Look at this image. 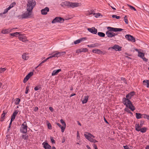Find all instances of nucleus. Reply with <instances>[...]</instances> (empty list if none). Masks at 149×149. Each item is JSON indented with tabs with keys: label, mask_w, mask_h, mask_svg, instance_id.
<instances>
[{
	"label": "nucleus",
	"mask_w": 149,
	"mask_h": 149,
	"mask_svg": "<svg viewBox=\"0 0 149 149\" xmlns=\"http://www.w3.org/2000/svg\"><path fill=\"white\" fill-rule=\"evenodd\" d=\"M134 92H132L126 95V98L124 97L123 99V104L126 106L133 111L135 109V108L130 100L134 94Z\"/></svg>",
	"instance_id": "1"
},
{
	"label": "nucleus",
	"mask_w": 149,
	"mask_h": 149,
	"mask_svg": "<svg viewBox=\"0 0 149 149\" xmlns=\"http://www.w3.org/2000/svg\"><path fill=\"white\" fill-rule=\"evenodd\" d=\"M36 2L35 0H28L27 3L26 9L32 11L36 5Z\"/></svg>",
	"instance_id": "2"
},
{
	"label": "nucleus",
	"mask_w": 149,
	"mask_h": 149,
	"mask_svg": "<svg viewBox=\"0 0 149 149\" xmlns=\"http://www.w3.org/2000/svg\"><path fill=\"white\" fill-rule=\"evenodd\" d=\"M84 136L90 142L95 143L98 142L96 140L93 139L95 138L94 136L89 133L86 132V134H84Z\"/></svg>",
	"instance_id": "3"
},
{
	"label": "nucleus",
	"mask_w": 149,
	"mask_h": 149,
	"mask_svg": "<svg viewBox=\"0 0 149 149\" xmlns=\"http://www.w3.org/2000/svg\"><path fill=\"white\" fill-rule=\"evenodd\" d=\"M26 9L27 12L25 13L22 15V18H29L30 17V16L31 15L32 11L28 10L27 9Z\"/></svg>",
	"instance_id": "4"
},
{
	"label": "nucleus",
	"mask_w": 149,
	"mask_h": 149,
	"mask_svg": "<svg viewBox=\"0 0 149 149\" xmlns=\"http://www.w3.org/2000/svg\"><path fill=\"white\" fill-rule=\"evenodd\" d=\"M27 126L26 122H24L22 124L20 128L21 132L23 133H26L27 132Z\"/></svg>",
	"instance_id": "5"
},
{
	"label": "nucleus",
	"mask_w": 149,
	"mask_h": 149,
	"mask_svg": "<svg viewBox=\"0 0 149 149\" xmlns=\"http://www.w3.org/2000/svg\"><path fill=\"white\" fill-rule=\"evenodd\" d=\"M107 29L108 30V31L111 32V31H114V32H118V31H122L123 30V29L120 28H115L113 27H107Z\"/></svg>",
	"instance_id": "6"
},
{
	"label": "nucleus",
	"mask_w": 149,
	"mask_h": 149,
	"mask_svg": "<svg viewBox=\"0 0 149 149\" xmlns=\"http://www.w3.org/2000/svg\"><path fill=\"white\" fill-rule=\"evenodd\" d=\"M122 47L119 46L118 45H115L113 47H109L108 48L109 50L110 49H112L115 50L116 51H120L121 50Z\"/></svg>",
	"instance_id": "7"
},
{
	"label": "nucleus",
	"mask_w": 149,
	"mask_h": 149,
	"mask_svg": "<svg viewBox=\"0 0 149 149\" xmlns=\"http://www.w3.org/2000/svg\"><path fill=\"white\" fill-rule=\"evenodd\" d=\"M125 38L129 41H131L133 42L135 41V39L133 36L130 35H126L125 36Z\"/></svg>",
	"instance_id": "8"
},
{
	"label": "nucleus",
	"mask_w": 149,
	"mask_h": 149,
	"mask_svg": "<svg viewBox=\"0 0 149 149\" xmlns=\"http://www.w3.org/2000/svg\"><path fill=\"white\" fill-rule=\"evenodd\" d=\"M33 73L31 72L29 73L24 78L23 80V82L25 83L33 75Z\"/></svg>",
	"instance_id": "9"
},
{
	"label": "nucleus",
	"mask_w": 149,
	"mask_h": 149,
	"mask_svg": "<svg viewBox=\"0 0 149 149\" xmlns=\"http://www.w3.org/2000/svg\"><path fill=\"white\" fill-rule=\"evenodd\" d=\"M81 3L77 2H70V7L72 8H74L80 6Z\"/></svg>",
	"instance_id": "10"
},
{
	"label": "nucleus",
	"mask_w": 149,
	"mask_h": 149,
	"mask_svg": "<svg viewBox=\"0 0 149 149\" xmlns=\"http://www.w3.org/2000/svg\"><path fill=\"white\" fill-rule=\"evenodd\" d=\"M106 34L109 38H112L114 37L117 34L113 32H111L108 31H107L106 32Z\"/></svg>",
	"instance_id": "11"
},
{
	"label": "nucleus",
	"mask_w": 149,
	"mask_h": 149,
	"mask_svg": "<svg viewBox=\"0 0 149 149\" xmlns=\"http://www.w3.org/2000/svg\"><path fill=\"white\" fill-rule=\"evenodd\" d=\"M88 30L89 32L93 34H96L97 33V30L94 27L88 28Z\"/></svg>",
	"instance_id": "12"
},
{
	"label": "nucleus",
	"mask_w": 149,
	"mask_h": 149,
	"mask_svg": "<svg viewBox=\"0 0 149 149\" xmlns=\"http://www.w3.org/2000/svg\"><path fill=\"white\" fill-rule=\"evenodd\" d=\"M49 8L46 7L41 10V13L42 15H45L47 14V12H49Z\"/></svg>",
	"instance_id": "13"
},
{
	"label": "nucleus",
	"mask_w": 149,
	"mask_h": 149,
	"mask_svg": "<svg viewBox=\"0 0 149 149\" xmlns=\"http://www.w3.org/2000/svg\"><path fill=\"white\" fill-rule=\"evenodd\" d=\"M19 38L20 40H21L23 42H28V40L26 39L27 38L25 36H19Z\"/></svg>",
	"instance_id": "14"
},
{
	"label": "nucleus",
	"mask_w": 149,
	"mask_h": 149,
	"mask_svg": "<svg viewBox=\"0 0 149 149\" xmlns=\"http://www.w3.org/2000/svg\"><path fill=\"white\" fill-rule=\"evenodd\" d=\"M70 2L65 1V2H62L61 4V6L63 7H65V6H67L68 7H70Z\"/></svg>",
	"instance_id": "15"
},
{
	"label": "nucleus",
	"mask_w": 149,
	"mask_h": 149,
	"mask_svg": "<svg viewBox=\"0 0 149 149\" xmlns=\"http://www.w3.org/2000/svg\"><path fill=\"white\" fill-rule=\"evenodd\" d=\"M42 144L45 149H51V147L47 142H43Z\"/></svg>",
	"instance_id": "16"
},
{
	"label": "nucleus",
	"mask_w": 149,
	"mask_h": 149,
	"mask_svg": "<svg viewBox=\"0 0 149 149\" xmlns=\"http://www.w3.org/2000/svg\"><path fill=\"white\" fill-rule=\"evenodd\" d=\"M18 112V110H16L14 112L11 117V121H13L15 119Z\"/></svg>",
	"instance_id": "17"
},
{
	"label": "nucleus",
	"mask_w": 149,
	"mask_h": 149,
	"mask_svg": "<svg viewBox=\"0 0 149 149\" xmlns=\"http://www.w3.org/2000/svg\"><path fill=\"white\" fill-rule=\"evenodd\" d=\"M93 52L94 53L98 54H102V52L100 49H95L93 50Z\"/></svg>",
	"instance_id": "18"
},
{
	"label": "nucleus",
	"mask_w": 149,
	"mask_h": 149,
	"mask_svg": "<svg viewBox=\"0 0 149 149\" xmlns=\"http://www.w3.org/2000/svg\"><path fill=\"white\" fill-rule=\"evenodd\" d=\"M61 69H59L57 70H54L52 73V76H54L57 75L61 71Z\"/></svg>",
	"instance_id": "19"
},
{
	"label": "nucleus",
	"mask_w": 149,
	"mask_h": 149,
	"mask_svg": "<svg viewBox=\"0 0 149 149\" xmlns=\"http://www.w3.org/2000/svg\"><path fill=\"white\" fill-rule=\"evenodd\" d=\"M89 96L88 95L84 96L83 100H82V102L83 104L86 103L87 102Z\"/></svg>",
	"instance_id": "20"
},
{
	"label": "nucleus",
	"mask_w": 149,
	"mask_h": 149,
	"mask_svg": "<svg viewBox=\"0 0 149 149\" xmlns=\"http://www.w3.org/2000/svg\"><path fill=\"white\" fill-rule=\"evenodd\" d=\"M66 53L65 52H59L57 53H56L55 54V55H56V57H58L60 56H63L65 55V54Z\"/></svg>",
	"instance_id": "21"
},
{
	"label": "nucleus",
	"mask_w": 149,
	"mask_h": 149,
	"mask_svg": "<svg viewBox=\"0 0 149 149\" xmlns=\"http://www.w3.org/2000/svg\"><path fill=\"white\" fill-rule=\"evenodd\" d=\"M85 38H81L77 40L74 42V43L75 44H77L80 43L82 41L84 40H85Z\"/></svg>",
	"instance_id": "22"
},
{
	"label": "nucleus",
	"mask_w": 149,
	"mask_h": 149,
	"mask_svg": "<svg viewBox=\"0 0 149 149\" xmlns=\"http://www.w3.org/2000/svg\"><path fill=\"white\" fill-rule=\"evenodd\" d=\"M22 58L25 60H27L29 58V57L28 56H27L26 53H24L22 56Z\"/></svg>",
	"instance_id": "23"
},
{
	"label": "nucleus",
	"mask_w": 149,
	"mask_h": 149,
	"mask_svg": "<svg viewBox=\"0 0 149 149\" xmlns=\"http://www.w3.org/2000/svg\"><path fill=\"white\" fill-rule=\"evenodd\" d=\"M100 45L97 43L91 44L90 45H88V46L89 47H96L99 46Z\"/></svg>",
	"instance_id": "24"
},
{
	"label": "nucleus",
	"mask_w": 149,
	"mask_h": 149,
	"mask_svg": "<svg viewBox=\"0 0 149 149\" xmlns=\"http://www.w3.org/2000/svg\"><path fill=\"white\" fill-rule=\"evenodd\" d=\"M56 124L60 128H61V132H64L65 129V127H63V126H62L61 125L58 123H56Z\"/></svg>",
	"instance_id": "25"
},
{
	"label": "nucleus",
	"mask_w": 149,
	"mask_h": 149,
	"mask_svg": "<svg viewBox=\"0 0 149 149\" xmlns=\"http://www.w3.org/2000/svg\"><path fill=\"white\" fill-rule=\"evenodd\" d=\"M10 30H9L8 29H4L2 31L1 33H2L4 34H6L7 33H9L10 32Z\"/></svg>",
	"instance_id": "26"
},
{
	"label": "nucleus",
	"mask_w": 149,
	"mask_h": 149,
	"mask_svg": "<svg viewBox=\"0 0 149 149\" xmlns=\"http://www.w3.org/2000/svg\"><path fill=\"white\" fill-rule=\"evenodd\" d=\"M136 118L138 119L141 118L143 116L142 114H141L137 113H136Z\"/></svg>",
	"instance_id": "27"
},
{
	"label": "nucleus",
	"mask_w": 149,
	"mask_h": 149,
	"mask_svg": "<svg viewBox=\"0 0 149 149\" xmlns=\"http://www.w3.org/2000/svg\"><path fill=\"white\" fill-rule=\"evenodd\" d=\"M141 127L139 124H136L135 126L136 130L138 131H140L141 129Z\"/></svg>",
	"instance_id": "28"
},
{
	"label": "nucleus",
	"mask_w": 149,
	"mask_h": 149,
	"mask_svg": "<svg viewBox=\"0 0 149 149\" xmlns=\"http://www.w3.org/2000/svg\"><path fill=\"white\" fill-rule=\"evenodd\" d=\"M59 17H56L52 21V23H55L56 22H59Z\"/></svg>",
	"instance_id": "29"
},
{
	"label": "nucleus",
	"mask_w": 149,
	"mask_h": 149,
	"mask_svg": "<svg viewBox=\"0 0 149 149\" xmlns=\"http://www.w3.org/2000/svg\"><path fill=\"white\" fill-rule=\"evenodd\" d=\"M143 83L144 84V85L146 86L147 87H149V83L148 81V80H144L143 81Z\"/></svg>",
	"instance_id": "30"
},
{
	"label": "nucleus",
	"mask_w": 149,
	"mask_h": 149,
	"mask_svg": "<svg viewBox=\"0 0 149 149\" xmlns=\"http://www.w3.org/2000/svg\"><path fill=\"white\" fill-rule=\"evenodd\" d=\"M98 35L100 37H104L105 36V34L102 32H98L97 33Z\"/></svg>",
	"instance_id": "31"
},
{
	"label": "nucleus",
	"mask_w": 149,
	"mask_h": 149,
	"mask_svg": "<svg viewBox=\"0 0 149 149\" xmlns=\"http://www.w3.org/2000/svg\"><path fill=\"white\" fill-rule=\"evenodd\" d=\"M19 33L16 32L14 33H10V35L12 36H17L19 35Z\"/></svg>",
	"instance_id": "32"
},
{
	"label": "nucleus",
	"mask_w": 149,
	"mask_h": 149,
	"mask_svg": "<svg viewBox=\"0 0 149 149\" xmlns=\"http://www.w3.org/2000/svg\"><path fill=\"white\" fill-rule=\"evenodd\" d=\"M138 56L142 58L144 56V54L141 52H139Z\"/></svg>",
	"instance_id": "33"
},
{
	"label": "nucleus",
	"mask_w": 149,
	"mask_h": 149,
	"mask_svg": "<svg viewBox=\"0 0 149 149\" xmlns=\"http://www.w3.org/2000/svg\"><path fill=\"white\" fill-rule=\"evenodd\" d=\"M20 99L19 98H16L15 99V104L16 105H18L19 104L20 101Z\"/></svg>",
	"instance_id": "34"
},
{
	"label": "nucleus",
	"mask_w": 149,
	"mask_h": 149,
	"mask_svg": "<svg viewBox=\"0 0 149 149\" xmlns=\"http://www.w3.org/2000/svg\"><path fill=\"white\" fill-rule=\"evenodd\" d=\"M10 9L9 8V7L6 8V9H5L3 12V13H0V15H2L3 14H5L6 13L8 12V10H9Z\"/></svg>",
	"instance_id": "35"
},
{
	"label": "nucleus",
	"mask_w": 149,
	"mask_h": 149,
	"mask_svg": "<svg viewBox=\"0 0 149 149\" xmlns=\"http://www.w3.org/2000/svg\"><path fill=\"white\" fill-rule=\"evenodd\" d=\"M6 113H5L4 111H3V113L1 115V119H2L1 120V121H2L4 119V117Z\"/></svg>",
	"instance_id": "36"
},
{
	"label": "nucleus",
	"mask_w": 149,
	"mask_h": 149,
	"mask_svg": "<svg viewBox=\"0 0 149 149\" xmlns=\"http://www.w3.org/2000/svg\"><path fill=\"white\" fill-rule=\"evenodd\" d=\"M60 122L62 124L63 127H65V128L66 127V124L65 122L62 120V119H61L60 120Z\"/></svg>",
	"instance_id": "37"
},
{
	"label": "nucleus",
	"mask_w": 149,
	"mask_h": 149,
	"mask_svg": "<svg viewBox=\"0 0 149 149\" xmlns=\"http://www.w3.org/2000/svg\"><path fill=\"white\" fill-rule=\"evenodd\" d=\"M142 117L144 118H147L148 120H149V116L146 114H142Z\"/></svg>",
	"instance_id": "38"
},
{
	"label": "nucleus",
	"mask_w": 149,
	"mask_h": 149,
	"mask_svg": "<svg viewBox=\"0 0 149 149\" xmlns=\"http://www.w3.org/2000/svg\"><path fill=\"white\" fill-rule=\"evenodd\" d=\"M16 5V3L15 2H13L11 3L9 7H8L10 9L13 6H14Z\"/></svg>",
	"instance_id": "39"
},
{
	"label": "nucleus",
	"mask_w": 149,
	"mask_h": 149,
	"mask_svg": "<svg viewBox=\"0 0 149 149\" xmlns=\"http://www.w3.org/2000/svg\"><path fill=\"white\" fill-rule=\"evenodd\" d=\"M146 130V127H143L141 128L140 131L142 133L145 132Z\"/></svg>",
	"instance_id": "40"
},
{
	"label": "nucleus",
	"mask_w": 149,
	"mask_h": 149,
	"mask_svg": "<svg viewBox=\"0 0 149 149\" xmlns=\"http://www.w3.org/2000/svg\"><path fill=\"white\" fill-rule=\"evenodd\" d=\"M124 21H125V23L126 24H128V19H127V17L126 15L124 17Z\"/></svg>",
	"instance_id": "41"
},
{
	"label": "nucleus",
	"mask_w": 149,
	"mask_h": 149,
	"mask_svg": "<svg viewBox=\"0 0 149 149\" xmlns=\"http://www.w3.org/2000/svg\"><path fill=\"white\" fill-rule=\"evenodd\" d=\"M112 17L113 18H116L117 19H119L120 18V17L119 16H117L116 15H113L112 16Z\"/></svg>",
	"instance_id": "42"
},
{
	"label": "nucleus",
	"mask_w": 149,
	"mask_h": 149,
	"mask_svg": "<svg viewBox=\"0 0 149 149\" xmlns=\"http://www.w3.org/2000/svg\"><path fill=\"white\" fill-rule=\"evenodd\" d=\"M6 69L5 68H1L0 69V73H1L3 72L6 70Z\"/></svg>",
	"instance_id": "43"
},
{
	"label": "nucleus",
	"mask_w": 149,
	"mask_h": 149,
	"mask_svg": "<svg viewBox=\"0 0 149 149\" xmlns=\"http://www.w3.org/2000/svg\"><path fill=\"white\" fill-rule=\"evenodd\" d=\"M94 15V16L95 17L97 18L100 15V13H94L93 14Z\"/></svg>",
	"instance_id": "44"
},
{
	"label": "nucleus",
	"mask_w": 149,
	"mask_h": 149,
	"mask_svg": "<svg viewBox=\"0 0 149 149\" xmlns=\"http://www.w3.org/2000/svg\"><path fill=\"white\" fill-rule=\"evenodd\" d=\"M41 88V87H40V86H36L34 88V89L35 91H37L38 90L40 89Z\"/></svg>",
	"instance_id": "45"
},
{
	"label": "nucleus",
	"mask_w": 149,
	"mask_h": 149,
	"mask_svg": "<svg viewBox=\"0 0 149 149\" xmlns=\"http://www.w3.org/2000/svg\"><path fill=\"white\" fill-rule=\"evenodd\" d=\"M128 6L130 7V8L131 9V10H134V11H136V9L134 7L131 6V5H128Z\"/></svg>",
	"instance_id": "46"
},
{
	"label": "nucleus",
	"mask_w": 149,
	"mask_h": 149,
	"mask_svg": "<svg viewBox=\"0 0 149 149\" xmlns=\"http://www.w3.org/2000/svg\"><path fill=\"white\" fill-rule=\"evenodd\" d=\"M59 22L61 23V22H63L64 21V19L61 17H59Z\"/></svg>",
	"instance_id": "47"
},
{
	"label": "nucleus",
	"mask_w": 149,
	"mask_h": 149,
	"mask_svg": "<svg viewBox=\"0 0 149 149\" xmlns=\"http://www.w3.org/2000/svg\"><path fill=\"white\" fill-rule=\"evenodd\" d=\"M125 111L129 113H131L132 114V113L130 111L129 109L128 108H126L125 109Z\"/></svg>",
	"instance_id": "48"
},
{
	"label": "nucleus",
	"mask_w": 149,
	"mask_h": 149,
	"mask_svg": "<svg viewBox=\"0 0 149 149\" xmlns=\"http://www.w3.org/2000/svg\"><path fill=\"white\" fill-rule=\"evenodd\" d=\"M54 57H56V55H55V54L54 55H51V56H49V57H48L47 58V60H48L49 59L51 58Z\"/></svg>",
	"instance_id": "49"
},
{
	"label": "nucleus",
	"mask_w": 149,
	"mask_h": 149,
	"mask_svg": "<svg viewBox=\"0 0 149 149\" xmlns=\"http://www.w3.org/2000/svg\"><path fill=\"white\" fill-rule=\"evenodd\" d=\"M47 126L48 128L49 129H51L52 128V127L51 124L50 123H49L47 124Z\"/></svg>",
	"instance_id": "50"
},
{
	"label": "nucleus",
	"mask_w": 149,
	"mask_h": 149,
	"mask_svg": "<svg viewBox=\"0 0 149 149\" xmlns=\"http://www.w3.org/2000/svg\"><path fill=\"white\" fill-rule=\"evenodd\" d=\"M47 58L44 60L43 61H42L39 65H38V66H40L41 64L45 62H46L47 61Z\"/></svg>",
	"instance_id": "51"
},
{
	"label": "nucleus",
	"mask_w": 149,
	"mask_h": 149,
	"mask_svg": "<svg viewBox=\"0 0 149 149\" xmlns=\"http://www.w3.org/2000/svg\"><path fill=\"white\" fill-rule=\"evenodd\" d=\"M29 86H28L26 88V91H25V93L26 94H27L28 92V91L29 90Z\"/></svg>",
	"instance_id": "52"
},
{
	"label": "nucleus",
	"mask_w": 149,
	"mask_h": 149,
	"mask_svg": "<svg viewBox=\"0 0 149 149\" xmlns=\"http://www.w3.org/2000/svg\"><path fill=\"white\" fill-rule=\"evenodd\" d=\"M81 50L82 52H86L88 51V49L86 48H81Z\"/></svg>",
	"instance_id": "53"
},
{
	"label": "nucleus",
	"mask_w": 149,
	"mask_h": 149,
	"mask_svg": "<svg viewBox=\"0 0 149 149\" xmlns=\"http://www.w3.org/2000/svg\"><path fill=\"white\" fill-rule=\"evenodd\" d=\"M50 140H51V141L52 142V143H55V141H54V140L53 139L52 137H50Z\"/></svg>",
	"instance_id": "54"
},
{
	"label": "nucleus",
	"mask_w": 149,
	"mask_h": 149,
	"mask_svg": "<svg viewBox=\"0 0 149 149\" xmlns=\"http://www.w3.org/2000/svg\"><path fill=\"white\" fill-rule=\"evenodd\" d=\"M142 58L143 59V60L146 62H147L148 61V59L146 58L145 57H143V58L142 57Z\"/></svg>",
	"instance_id": "55"
},
{
	"label": "nucleus",
	"mask_w": 149,
	"mask_h": 149,
	"mask_svg": "<svg viewBox=\"0 0 149 149\" xmlns=\"http://www.w3.org/2000/svg\"><path fill=\"white\" fill-rule=\"evenodd\" d=\"M82 52L81 49H77L76 51V53H79Z\"/></svg>",
	"instance_id": "56"
},
{
	"label": "nucleus",
	"mask_w": 149,
	"mask_h": 149,
	"mask_svg": "<svg viewBox=\"0 0 149 149\" xmlns=\"http://www.w3.org/2000/svg\"><path fill=\"white\" fill-rule=\"evenodd\" d=\"M22 137L23 139H27L26 136V135H23L22 136Z\"/></svg>",
	"instance_id": "57"
},
{
	"label": "nucleus",
	"mask_w": 149,
	"mask_h": 149,
	"mask_svg": "<svg viewBox=\"0 0 149 149\" xmlns=\"http://www.w3.org/2000/svg\"><path fill=\"white\" fill-rule=\"evenodd\" d=\"M38 107H36L33 109V111H36L38 110Z\"/></svg>",
	"instance_id": "58"
},
{
	"label": "nucleus",
	"mask_w": 149,
	"mask_h": 149,
	"mask_svg": "<svg viewBox=\"0 0 149 149\" xmlns=\"http://www.w3.org/2000/svg\"><path fill=\"white\" fill-rule=\"evenodd\" d=\"M121 80L123 81L126 84L127 82H126V80L125 78H122Z\"/></svg>",
	"instance_id": "59"
},
{
	"label": "nucleus",
	"mask_w": 149,
	"mask_h": 149,
	"mask_svg": "<svg viewBox=\"0 0 149 149\" xmlns=\"http://www.w3.org/2000/svg\"><path fill=\"white\" fill-rule=\"evenodd\" d=\"M49 109L52 112H53L54 111L52 107H49Z\"/></svg>",
	"instance_id": "60"
},
{
	"label": "nucleus",
	"mask_w": 149,
	"mask_h": 149,
	"mask_svg": "<svg viewBox=\"0 0 149 149\" xmlns=\"http://www.w3.org/2000/svg\"><path fill=\"white\" fill-rule=\"evenodd\" d=\"M143 121H141L140 123V124L139 125L141 127L143 126Z\"/></svg>",
	"instance_id": "61"
},
{
	"label": "nucleus",
	"mask_w": 149,
	"mask_h": 149,
	"mask_svg": "<svg viewBox=\"0 0 149 149\" xmlns=\"http://www.w3.org/2000/svg\"><path fill=\"white\" fill-rule=\"evenodd\" d=\"M93 146L95 148V149H97V147L95 144H93Z\"/></svg>",
	"instance_id": "62"
},
{
	"label": "nucleus",
	"mask_w": 149,
	"mask_h": 149,
	"mask_svg": "<svg viewBox=\"0 0 149 149\" xmlns=\"http://www.w3.org/2000/svg\"><path fill=\"white\" fill-rule=\"evenodd\" d=\"M86 147L87 148H88V149H91V148L88 145H87Z\"/></svg>",
	"instance_id": "63"
},
{
	"label": "nucleus",
	"mask_w": 149,
	"mask_h": 149,
	"mask_svg": "<svg viewBox=\"0 0 149 149\" xmlns=\"http://www.w3.org/2000/svg\"><path fill=\"white\" fill-rule=\"evenodd\" d=\"M146 149H149V145L146 146Z\"/></svg>",
	"instance_id": "64"
}]
</instances>
